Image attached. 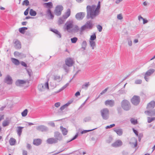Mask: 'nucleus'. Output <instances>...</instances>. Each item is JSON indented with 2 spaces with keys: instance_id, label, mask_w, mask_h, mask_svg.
Returning <instances> with one entry per match:
<instances>
[{
  "instance_id": "nucleus-4",
  "label": "nucleus",
  "mask_w": 155,
  "mask_h": 155,
  "mask_svg": "<svg viewBox=\"0 0 155 155\" xmlns=\"http://www.w3.org/2000/svg\"><path fill=\"white\" fill-rule=\"evenodd\" d=\"M73 25L74 21L72 20L68 21L64 25V28L69 32L71 29L73 28Z\"/></svg>"
},
{
  "instance_id": "nucleus-33",
  "label": "nucleus",
  "mask_w": 155,
  "mask_h": 155,
  "mask_svg": "<svg viewBox=\"0 0 155 155\" xmlns=\"http://www.w3.org/2000/svg\"><path fill=\"white\" fill-rule=\"evenodd\" d=\"M15 142L16 140L15 139L13 138H10L9 141V143L12 146L14 145Z\"/></svg>"
},
{
  "instance_id": "nucleus-53",
  "label": "nucleus",
  "mask_w": 155,
  "mask_h": 155,
  "mask_svg": "<svg viewBox=\"0 0 155 155\" xmlns=\"http://www.w3.org/2000/svg\"><path fill=\"white\" fill-rule=\"evenodd\" d=\"M97 28L99 32L101 31L102 29V27L100 25H98L97 26Z\"/></svg>"
},
{
  "instance_id": "nucleus-37",
  "label": "nucleus",
  "mask_w": 155,
  "mask_h": 155,
  "mask_svg": "<svg viewBox=\"0 0 155 155\" xmlns=\"http://www.w3.org/2000/svg\"><path fill=\"white\" fill-rule=\"evenodd\" d=\"M126 91L123 88H121L118 91V93L119 94H126Z\"/></svg>"
},
{
  "instance_id": "nucleus-17",
  "label": "nucleus",
  "mask_w": 155,
  "mask_h": 155,
  "mask_svg": "<svg viewBox=\"0 0 155 155\" xmlns=\"http://www.w3.org/2000/svg\"><path fill=\"white\" fill-rule=\"evenodd\" d=\"M54 137L55 138L57 139V141H61L62 139V135L59 132L56 131L54 133Z\"/></svg>"
},
{
  "instance_id": "nucleus-7",
  "label": "nucleus",
  "mask_w": 155,
  "mask_h": 155,
  "mask_svg": "<svg viewBox=\"0 0 155 155\" xmlns=\"http://www.w3.org/2000/svg\"><path fill=\"white\" fill-rule=\"evenodd\" d=\"M140 101V97L134 95L131 99L132 104L134 105H138Z\"/></svg>"
},
{
  "instance_id": "nucleus-42",
  "label": "nucleus",
  "mask_w": 155,
  "mask_h": 155,
  "mask_svg": "<svg viewBox=\"0 0 155 155\" xmlns=\"http://www.w3.org/2000/svg\"><path fill=\"white\" fill-rule=\"evenodd\" d=\"M28 112V110L27 109H25L21 113V115L22 117H25L26 116Z\"/></svg>"
},
{
  "instance_id": "nucleus-58",
  "label": "nucleus",
  "mask_w": 155,
  "mask_h": 155,
  "mask_svg": "<svg viewBox=\"0 0 155 155\" xmlns=\"http://www.w3.org/2000/svg\"><path fill=\"white\" fill-rule=\"evenodd\" d=\"M108 88L107 87L104 90H103L100 93V95H103L104 94L105 92H107V90L108 89Z\"/></svg>"
},
{
  "instance_id": "nucleus-29",
  "label": "nucleus",
  "mask_w": 155,
  "mask_h": 155,
  "mask_svg": "<svg viewBox=\"0 0 155 155\" xmlns=\"http://www.w3.org/2000/svg\"><path fill=\"white\" fill-rule=\"evenodd\" d=\"M57 139L55 138H49V143L52 144L58 142Z\"/></svg>"
},
{
  "instance_id": "nucleus-47",
  "label": "nucleus",
  "mask_w": 155,
  "mask_h": 155,
  "mask_svg": "<svg viewBox=\"0 0 155 155\" xmlns=\"http://www.w3.org/2000/svg\"><path fill=\"white\" fill-rule=\"evenodd\" d=\"M78 40V38L77 37H74L71 39V42L72 43H75Z\"/></svg>"
},
{
  "instance_id": "nucleus-39",
  "label": "nucleus",
  "mask_w": 155,
  "mask_h": 155,
  "mask_svg": "<svg viewBox=\"0 0 155 155\" xmlns=\"http://www.w3.org/2000/svg\"><path fill=\"white\" fill-rule=\"evenodd\" d=\"M69 67H68L66 64L63 65V69L65 70V72L67 73H68L69 71Z\"/></svg>"
},
{
  "instance_id": "nucleus-30",
  "label": "nucleus",
  "mask_w": 155,
  "mask_h": 155,
  "mask_svg": "<svg viewBox=\"0 0 155 155\" xmlns=\"http://www.w3.org/2000/svg\"><path fill=\"white\" fill-rule=\"evenodd\" d=\"M24 127H17L18 129L17 130V132L19 136H21L22 132V129Z\"/></svg>"
},
{
  "instance_id": "nucleus-18",
  "label": "nucleus",
  "mask_w": 155,
  "mask_h": 155,
  "mask_svg": "<svg viewBox=\"0 0 155 155\" xmlns=\"http://www.w3.org/2000/svg\"><path fill=\"white\" fill-rule=\"evenodd\" d=\"M50 31L53 32L55 33L56 35V36L58 38H61V35L60 33L57 29L50 28Z\"/></svg>"
},
{
  "instance_id": "nucleus-55",
  "label": "nucleus",
  "mask_w": 155,
  "mask_h": 155,
  "mask_svg": "<svg viewBox=\"0 0 155 155\" xmlns=\"http://www.w3.org/2000/svg\"><path fill=\"white\" fill-rule=\"evenodd\" d=\"M115 126V124H111L109 126H107L105 128L106 129H108L111 128L113 127H114Z\"/></svg>"
},
{
  "instance_id": "nucleus-13",
  "label": "nucleus",
  "mask_w": 155,
  "mask_h": 155,
  "mask_svg": "<svg viewBox=\"0 0 155 155\" xmlns=\"http://www.w3.org/2000/svg\"><path fill=\"white\" fill-rule=\"evenodd\" d=\"M144 113L149 116H155V109H149L144 111Z\"/></svg>"
},
{
  "instance_id": "nucleus-26",
  "label": "nucleus",
  "mask_w": 155,
  "mask_h": 155,
  "mask_svg": "<svg viewBox=\"0 0 155 155\" xmlns=\"http://www.w3.org/2000/svg\"><path fill=\"white\" fill-rule=\"evenodd\" d=\"M62 79V77H61L59 75H55L54 76L53 79L58 82L60 81Z\"/></svg>"
},
{
  "instance_id": "nucleus-3",
  "label": "nucleus",
  "mask_w": 155,
  "mask_h": 155,
  "mask_svg": "<svg viewBox=\"0 0 155 155\" xmlns=\"http://www.w3.org/2000/svg\"><path fill=\"white\" fill-rule=\"evenodd\" d=\"M94 24L91 21H87L85 24L81 26L80 29V31L82 32L86 29H91L93 28Z\"/></svg>"
},
{
  "instance_id": "nucleus-16",
  "label": "nucleus",
  "mask_w": 155,
  "mask_h": 155,
  "mask_svg": "<svg viewBox=\"0 0 155 155\" xmlns=\"http://www.w3.org/2000/svg\"><path fill=\"white\" fill-rule=\"evenodd\" d=\"M5 82L8 84H11L12 82L11 77L9 75H7L5 79Z\"/></svg>"
},
{
  "instance_id": "nucleus-12",
  "label": "nucleus",
  "mask_w": 155,
  "mask_h": 155,
  "mask_svg": "<svg viewBox=\"0 0 155 155\" xmlns=\"http://www.w3.org/2000/svg\"><path fill=\"white\" fill-rule=\"evenodd\" d=\"M36 130L42 132H46L48 130V127L43 125H40L36 127Z\"/></svg>"
},
{
  "instance_id": "nucleus-61",
  "label": "nucleus",
  "mask_w": 155,
  "mask_h": 155,
  "mask_svg": "<svg viewBox=\"0 0 155 155\" xmlns=\"http://www.w3.org/2000/svg\"><path fill=\"white\" fill-rule=\"evenodd\" d=\"M117 110L118 113L121 114L122 113V110L121 108H118Z\"/></svg>"
},
{
  "instance_id": "nucleus-27",
  "label": "nucleus",
  "mask_w": 155,
  "mask_h": 155,
  "mask_svg": "<svg viewBox=\"0 0 155 155\" xmlns=\"http://www.w3.org/2000/svg\"><path fill=\"white\" fill-rule=\"evenodd\" d=\"M25 83V81L23 80H18L16 81L15 84L17 86H19L21 84H24Z\"/></svg>"
},
{
  "instance_id": "nucleus-36",
  "label": "nucleus",
  "mask_w": 155,
  "mask_h": 155,
  "mask_svg": "<svg viewBox=\"0 0 155 155\" xmlns=\"http://www.w3.org/2000/svg\"><path fill=\"white\" fill-rule=\"evenodd\" d=\"M90 85L89 82H86L82 86V88L85 89H87L88 87Z\"/></svg>"
},
{
  "instance_id": "nucleus-46",
  "label": "nucleus",
  "mask_w": 155,
  "mask_h": 155,
  "mask_svg": "<svg viewBox=\"0 0 155 155\" xmlns=\"http://www.w3.org/2000/svg\"><path fill=\"white\" fill-rule=\"evenodd\" d=\"M147 122L148 123H150L155 119V117H147Z\"/></svg>"
},
{
  "instance_id": "nucleus-35",
  "label": "nucleus",
  "mask_w": 155,
  "mask_h": 155,
  "mask_svg": "<svg viewBox=\"0 0 155 155\" xmlns=\"http://www.w3.org/2000/svg\"><path fill=\"white\" fill-rule=\"evenodd\" d=\"M29 14L31 16H35L37 14L36 12L32 9H31L30 10Z\"/></svg>"
},
{
  "instance_id": "nucleus-41",
  "label": "nucleus",
  "mask_w": 155,
  "mask_h": 155,
  "mask_svg": "<svg viewBox=\"0 0 155 155\" xmlns=\"http://www.w3.org/2000/svg\"><path fill=\"white\" fill-rule=\"evenodd\" d=\"M90 44L92 49H94L96 45L95 42L94 41H90Z\"/></svg>"
},
{
  "instance_id": "nucleus-25",
  "label": "nucleus",
  "mask_w": 155,
  "mask_h": 155,
  "mask_svg": "<svg viewBox=\"0 0 155 155\" xmlns=\"http://www.w3.org/2000/svg\"><path fill=\"white\" fill-rule=\"evenodd\" d=\"M41 143V140L40 139H34L33 140V143L36 146L40 145Z\"/></svg>"
},
{
  "instance_id": "nucleus-57",
  "label": "nucleus",
  "mask_w": 155,
  "mask_h": 155,
  "mask_svg": "<svg viewBox=\"0 0 155 155\" xmlns=\"http://www.w3.org/2000/svg\"><path fill=\"white\" fill-rule=\"evenodd\" d=\"M127 40L128 45L130 46H131L132 45V42L130 38H129L127 39Z\"/></svg>"
},
{
  "instance_id": "nucleus-44",
  "label": "nucleus",
  "mask_w": 155,
  "mask_h": 155,
  "mask_svg": "<svg viewBox=\"0 0 155 155\" xmlns=\"http://www.w3.org/2000/svg\"><path fill=\"white\" fill-rule=\"evenodd\" d=\"M43 5L46 8H47V9L46 10V11L47 14L48 15V2L44 3Z\"/></svg>"
},
{
  "instance_id": "nucleus-50",
  "label": "nucleus",
  "mask_w": 155,
  "mask_h": 155,
  "mask_svg": "<svg viewBox=\"0 0 155 155\" xmlns=\"http://www.w3.org/2000/svg\"><path fill=\"white\" fill-rule=\"evenodd\" d=\"M97 129V128H94L93 129H91V130H84L82 131V132H81V133L82 134H85V133H87V132H89L92 131V130H93L95 129Z\"/></svg>"
},
{
  "instance_id": "nucleus-51",
  "label": "nucleus",
  "mask_w": 155,
  "mask_h": 155,
  "mask_svg": "<svg viewBox=\"0 0 155 155\" xmlns=\"http://www.w3.org/2000/svg\"><path fill=\"white\" fill-rule=\"evenodd\" d=\"M49 16H50V18L51 19H52L53 18L54 15L52 13L50 9H49Z\"/></svg>"
},
{
  "instance_id": "nucleus-56",
  "label": "nucleus",
  "mask_w": 155,
  "mask_h": 155,
  "mask_svg": "<svg viewBox=\"0 0 155 155\" xmlns=\"http://www.w3.org/2000/svg\"><path fill=\"white\" fill-rule=\"evenodd\" d=\"M91 119V118L90 117H86L84 119V121L85 122H87L89 121Z\"/></svg>"
},
{
  "instance_id": "nucleus-63",
  "label": "nucleus",
  "mask_w": 155,
  "mask_h": 155,
  "mask_svg": "<svg viewBox=\"0 0 155 155\" xmlns=\"http://www.w3.org/2000/svg\"><path fill=\"white\" fill-rule=\"evenodd\" d=\"M27 148L28 150H31V146L30 144H27Z\"/></svg>"
},
{
  "instance_id": "nucleus-20",
  "label": "nucleus",
  "mask_w": 155,
  "mask_h": 155,
  "mask_svg": "<svg viewBox=\"0 0 155 155\" xmlns=\"http://www.w3.org/2000/svg\"><path fill=\"white\" fill-rule=\"evenodd\" d=\"M123 144L121 141L120 140H117L112 144V146L114 147H118L121 146Z\"/></svg>"
},
{
  "instance_id": "nucleus-11",
  "label": "nucleus",
  "mask_w": 155,
  "mask_h": 155,
  "mask_svg": "<svg viewBox=\"0 0 155 155\" xmlns=\"http://www.w3.org/2000/svg\"><path fill=\"white\" fill-rule=\"evenodd\" d=\"M85 15V12H80L76 14L75 15V18L78 20H81L83 19Z\"/></svg>"
},
{
  "instance_id": "nucleus-2",
  "label": "nucleus",
  "mask_w": 155,
  "mask_h": 155,
  "mask_svg": "<svg viewBox=\"0 0 155 155\" xmlns=\"http://www.w3.org/2000/svg\"><path fill=\"white\" fill-rule=\"evenodd\" d=\"M121 105L123 109L125 111L129 110L131 108V105L129 101L124 100L121 102Z\"/></svg>"
},
{
  "instance_id": "nucleus-1",
  "label": "nucleus",
  "mask_w": 155,
  "mask_h": 155,
  "mask_svg": "<svg viewBox=\"0 0 155 155\" xmlns=\"http://www.w3.org/2000/svg\"><path fill=\"white\" fill-rule=\"evenodd\" d=\"M100 3V1L98 2L97 7L95 5L87 6L86 18L87 19H94L99 15L101 7Z\"/></svg>"
},
{
  "instance_id": "nucleus-10",
  "label": "nucleus",
  "mask_w": 155,
  "mask_h": 155,
  "mask_svg": "<svg viewBox=\"0 0 155 155\" xmlns=\"http://www.w3.org/2000/svg\"><path fill=\"white\" fill-rule=\"evenodd\" d=\"M66 65L68 67H71L74 63V61L73 58H66L65 60Z\"/></svg>"
},
{
  "instance_id": "nucleus-60",
  "label": "nucleus",
  "mask_w": 155,
  "mask_h": 155,
  "mask_svg": "<svg viewBox=\"0 0 155 155\" xmlns=\"http://www.w3.org/2000/svg\"><path fill=\"white\" fill-rule=\"evenodd\" d=\"M133 130L134 132L135 133L136 135L138 136V131L134 128H133Z\"/></svg>"
},
{
  "instance_id": "nucleus-32",
  "label": "nucleus",
  "mask_w": 155,
  "mask_h": 155,
  "mask_svg": "<svg viewBox=\"0 0 155 155\" xmlns=\"http://www.w3.org/2000/svg\"><path fill=\"white\" fill-rule=\"evenodd\" d=\"M28 28L27 27H22L19 29V31L21 33L24 34L25 33V31Z\"/></svg>"
},
{
  "instance_id": "nucleus-19",
  "label": "nucleus",
  "mask_w": 155,
  "mask_h": 155,
  "mask_svg": "<svg viewBox=\"0 0 155 155\" xmlns=\"http://www.w3.org/2000/svg\"><path fill=\"white\" fill-rule=\"evenodd\" d=\"M80 29L78 26L77 25H73V27L70 31L69 33H76L78 32Z\"/></svg>"
},
{
  "instance_id": "nucleus-38",
  "label": "nucleus",
  "mask_w": 155,
  "mask_h": 155,
  "mask_svg": "<svg viewBox=\"0 0 155 155\" xmlns=\"http://www.w3.org/2000/svg\"><path fill=\"white\" fill-rule=\"evenodd\" d=\"M66 19H64L62 16V17L60 18L59 19L58 23L59 24H62L65 21Z\"/></svg>"
},
{
  "instance_id": "nucleus-49",
  "label": "nucleus",
  "mask_w": 155,
  "mask_h": 155,
  "mask_svg": "<svg viewBox=\"0 0 155 155\" xmlns=\"http://www.w3.org/2000/svg\"><path fill=\"white\" fill-rule=\"evenodd\" d=\"M134 143L130 142V143L133 145L134 146V147H137V140L135 139H134Z\"/></svg>"
},
{
  "instance_id": "nucleus-22",
  "label": "nucleus",
  "mask_w": 155,
  "mask_h": 155,
  "mask_svg": "<svg viewBox=\"0 0 155 155\" xmlns=\"http://www.w3.org/2000/svg\"><path fill=\"white\" fill-rule=\"evenodd\" d=\"M14 55L15 57H18L20 58H25L26 57V55L25 54L16 51L14 52Z\"/></svg>"
},
{
  "instance_id": "nucleus-14",
  "label": "nucleus",
  "mask_w": 155,
  "mask_h": 155,
  "mask_svg": "<svg viewBox=\"0 0 155 155\" xmlns=\"http://www.w3.org/2000/svg\"><path fill=\"white\" fill-rule=\"evenodd\" d=\"M104 104L106 106H109L110 107H112L114 105L115 102L113 100H108L105 101Z\"/></svg>"
},
{
  "instance_id": "nucleus-23",
  "label": "nucleus",
  "mask_w": 155,
  "mask_h": 155,
  "mask_svg": "<svg viewBox=\"0 0 155 155\" xmlns=\"http://www.w3.org/2000/svg\"><path fill=\"white\" fill-rule=\"evenodd\" d=\"M71 13V10L70 9L68 8L67 9V11L65 12L62 16L64 19H67L70 15Z\"/></svg>"
},
{
  "instance_id": "nucleus-6",
  "label": "nucleus",
  "mask_w": 155,
  "mask_h": 155,
  "mask_svg": "<svg viewBox=\"0 0 155 155\" xmlns=\"http://www.w3.org/2000/svg\"><path fill=\"white\" fill-rule=\"evenodd\" d=\"M48 80L47 81L45 84H41L38 85V89L39 91H44L46 89H48Z\"/></svg>"
},
{
  "instance_id": "nucleus-54",
  "label": "nucleus",
  "mask_w": 155,
  "mask_h": 155,
  "mask_svg": "<svg viewBox=\"0 0 155 155\" xmlns=\"http://www.w3.org/2000/svg\"><path fill=\"white\" fill-rule=\"evenodd\" d=\"M142 81L140 79L136 80L135 81V83L136 84H140L141 83Z\"/></svg>"
},
{
  "instance_id": "nucleus-34",
  "label": "nucleus",
  "mask_w": 155,
  "mask_h": 155,
  "mask_svg": "<svg viewBox=\"0 0 155 155\" xmlns=\"http://www.w3.org/2000/svg\"><path fill=\"white\" fill-rule=\"evenodd\" d=\"M10 123V120H5L2 123V126L4 127L8 126Z\"/></svg>"
},
{
  "instance_id": "nucleus-59",
  "label": "nucleus",
  "mask_w": 155,
  "mask_h": 155,
  "mask_svg": "<svg viewBox=\"0 0 155 155\" xmlns=\"http://www.w3.org/2000/svg\"><path fill=\"white\" fill-rule=\"evenodd\" d=\"M117 18L119 20H121L123 18V17L121 14H119L117 15Z\"/></svg>"
},
{
  "instance_id": "nucleus-5",
  "label": "nucleus",
  "mask_w": 155,
  "mask_h": 155,
  "mask_svg": "<svg viewBox=\"0 0 155 155\" xmlns=\"http://www.w3.org/2000/svg\"><path fill=\"white\" fill-rule=\"evenodd\" d=\"M101 116L104 120L108 119L109 116V110L107 108H104L101 110L100 111Z\"/></svg>"
},
{
  "instance_id": "nucleus-64",
  "label": "nucleus",
  "mask_w": 155,
  "mask_h": 155,
  "mask_svg": "<svg viewBox=\"0 0 155 155\" xmlns=\"http://www.w3.org/2000/svg\"><path fill=\"white\" fill-rule=\"evenodd\" d=\"M28 153L27 151L24 150L22 151V155H27Z\"/></svg>"
},
{
  "instance_id": "nucleus-43",
  "label": "nucleus",
  "mask_w": 155,
  "mask_h": 155,
  "mask_svg": "<svg viewBox=\"0 0 155 155\" xmlns=\"http://www.w3.org/2000/svg\"><path fill=\"white\" fill-rule=\"evenodd\" d=\"M96 38V34L95 33H94L92 35H91L90 39L91 41H93Z\"/></svg>"
},
{
  "instance_id": "nucleus-9",
  "label": "nucleus",
  "mask_w": 155,
  "mask_h": 155,
  "mask_svg": "<svg viewBox=\"0 0 155 155\" xmlns=\"http://www.w3.org/2000/svg\"><path fill=\"white\" fill-rule=\"evenodd\" d=\"M155 71V70L153 69H150L147 71L145 74L144 78L147 81H148L149 78L147 77L150 76Z\"/></svg>"
},
{
  "instance_id": "nucleus-48",
  "label": "nucleus",
  "mask_w": 155,
  "mask_h": 155,
  "mask_svg": "<svg viewBox=\"0 0 155 155\" xmlns=\"http://www.w3.org/2000/svg\"><path fill=\"white\" fill-rule=\"evenodd\" d=\"M29 4V2L28 0H25L23 2L22 4L23 5H25L26 6H28Z\"/></svg>"
},
{
  "instance_id": "nucleus-62",
  "label": "nucleus",
  "mask_w": 155,
  "mask_h": 155,
  "mask_svg": "<svg viewBox=\"0 0 155 155\" xmlns=\"http://www.w3.org/2000/svg\"><path fill=\"white\" fill-rule=\"evenodd\" d=\"M21 64L22 66L25 67H27V64L23 61H21Z\"/></svg>"
},
{
  "instance_id": "nucleus-8",
  "label": "nucleus",
  "mask_w": 155,
  "mask_h": 155,
  "mask_svg": "<svg viewBox=\"0 0 155 155\" xmlns=\"http://www.w3.org/2000/svg\"><path fill=\"white\" fill-rule=\"evenodd\" d=\"M63 8L62 6L59 5L56 6L54 11L55 15H60L61 13V11L63 10Z\"/></svg>"
},
{
  "instance_id": "nucleus-52",
  "label": "nucleus",
  "mask_w": 155,
  "mask_h": 155,
  "mask_svg": "<svg viewBox=\"0 0 155 155\" xmlns=\"http://www.w3.org/2000/svg\"><path fill=\"white\" fill-rule=\"evenodd\" d=\"M78 133H77L76 134V135H75V136L71 139V140H70L69 141H68L67 142L68 143L69 142L71 141H72L78 137Z\"/></svg>"
},
{
  "instance_id": "nucleus-40",
  "label": "nucleus",
  "mask_w": 155,
  "mask_h": 155,
  "mask_svg": "<svg viewBox=\"0 0 155 155\" xmlns=\"http://www.w3.org/2000/svg\"><path fill=\"white\" fill-rule=\"evenodd\" d=\"M87 45V43L86 41H83L81 45L82 48L84 50H85Z\"/></svg>"
},
{
  "instance_id": "nucleus-15",
  "label": "nucleus",
  "mask_w": 155,
  "mask_h": 155,
  "mask_svg": "<svg viewBox=\"0 0 155 155\" xmlns=\"http://www.w3.org/2000/svg\"><path fill=\"white\" fill-rule=\"evenodd\" d=\"M155 107V102L153 101H152L147 104V110L153 109Z\"/></svg>"
},
{
  "instance_id": "nucleus-45",
  "label": "nucleus",
  "mask_w": 155,
  "mask_h": 155,
  "mask_svg": "<svg viewBox=\"0 0 155 155\" xmlns=\"http://www.w3.org/2000/svg\"><path fill=\"white\" fill-rule=\"evenodd\" d=\"M130 121L131 123L135 125L137 124V120L134 119V118H131L130 119Z\"/></svg>"
},
{
  "instance_id": "nucleus-28",
  "label": "nucleus",
  "mask_w": 155,
  "mask_h": 155,
  "mask_svg": "<svg viewBox=\"0 0 155 155\" xmlns=\"http://www.w3.org/2000/svg\"><path fill=\"white\" fill-rule=\"evenodd\" d=\"M60 129L61 131L62 134L64 135H66L68 133V130L65 128H64L62 126H61L60 127Z\"/></svg>"
},
{
  "instance_id": "nucleus-24",
  "label": "nucleus",
  "mask_w": 155,
  "mask_h": 155,
  "mask_svg": "<svg viewBox=\"0 0 155 155\" xmlns=\"http://www.w3.org/2000/svg\"><path fill=\"white\" fill-rule=\"evenodd\" d=\"M114 131L119 136H121L123 133V131L122 129H114Z\"/></svg>"
},
{
  "instance_id": "nucleus-21",
  "label": "nucleus",
  "mask_w": 155,
  "mask_h": 155,
  "mask_svg": "<svg viewBox=\"0 0 155 155\" xmlns=\"http://www.w3.org/2000/svg\"><path fill=\"white\" fill-rule=\"evenodd\" d=\"M14 47L17 49H20L21 48V45L20 41L18 40H14Z\"/></svg>"
},
{
  "instance_id": "nucleus-31",
  "label": "nucleus",
  "mask_w": 155,
  "mask_h": 155,
  "mask_svg": "<svg viewBox=\"0 0 155 155\" xmlns=\"http://www.w3.org/2000/svg\"><path fill=\"white\" fill-rule=\"evenodd\" d=\"M11 61L12 62L16 65H18L20 62L18 60L15 58H12Z\"/></svg>"
}]
</instances>
